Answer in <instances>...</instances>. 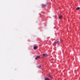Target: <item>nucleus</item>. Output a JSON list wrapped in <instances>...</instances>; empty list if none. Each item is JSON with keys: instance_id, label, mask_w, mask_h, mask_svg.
I'll list each match as a JSON object with an SVG mask.
<instances>
[{"instance_id": "obj_9", "label": "nucleus", "mask_w": 80, "mask_h": 80, "mask_svg": "<svg viewBox=\"0 0 80 80\" xmlns=\"http://www.w3.org/2000/svg\"><path fill=\"white\" fill-rule=\"evenodd\" d=\"M48 57V55L46 54L45 55V57Z\"/></svg>"}, {"instance_id": "obj_3", "label": "nucleus", "mask_w": 80, "mask_h": 80, "mask_svg": "<svg viewBox=\"0 0 80 80\" xmlns=\"http://www.w3.org/2000/svg\"><path fill=\"white\" fill-rule=\"evenodd\" d=\"M59 19H61L62 18V15H60V16H59Z\"/></svg>"}, {"instance_id": "obj_6", "label": "nucleus", "mask_w": 80, "mask_h": 80, "mask_svg": "<svg viewBox=\"0 0 80 80\" xmlns=\"http://www.w3.org/2000/svg\"><path fill=\"white\" fill-rule=\"evenodd\" d=\"M57 44H58H58H59V43H60V42H59V41H58L57 42Z\"/></svg>"}, {"instance_id": "obj_13", "label": "nucleus", "mask_w": 80, "mask_h": 80, "mask_svg": "<svg viewBox=\"0 0 80 80\" xmlns=\"http://www.w3.org/2000/svg\"><path fill=\"white\" fill-rule=\"evenodd\" d=\"M49 77H50V74H49Z\"/></svg>"}, {"instance_id": "obj_8", "label": "nucleus", "mask_w": 80, "mask_h": 80, "mask_svg": "<svg viewBox=\"0 0 80 80\" xmlns=\"http://www.w3.org/2000/svg\"><path fill=\"white\" fill-rule=\"evenodd\" d=\"M45 80H49V79H48V78H45Z\"/></svg>"}, {"instance_id": "obj_12", "label": "nucleus", "mask_w": 80, "mask_h": 80, "mask_svg": "<svg viewBox=\"0 0 80 80\" xmlns=\"http://www.w3.org/2000/svg\"><path fill=\"white\" fill-rule=\"evenodd\" d=\"M55 43H56V42H54V44H55Z\"/></svg>"}, {"instance_id": "obj_5", "label": "nucleus", "mask_w": 80, "mask_h": 80, "mask_svg": "<svg viewBox=\"0 0 80 80\" xmlns=\"http://www.w3.org/2000/svg\"><path fill=\"white\" fill-rule=\"evenodd\" d=\"M76 9L77 10H79L80 9V7H78Z\"/></svg>"}, {"instance_id": "obj_10", "label": "nucleus", "mask_w": 80, "mask_h": 80, "mask_svg": "<svg viewBox=\"0 0 80 80\" xmlns=\"http://www.w3.org/2000/svg\"><path fill=\"white\" fill-rule=\"evenodd\" d=\"M50 78H51V79H53V78H52V76H50Z\"/></svg>"}, {"instance_id": "obj_14", "label": "nucleus", "mask_w": 80, "mask_h": 80, "mask_svg": "<svg viewBox=\"0 0 80 80\" xmlns=\"http://www.w3.org/2000/svg\"><path fill=\"white\" fill-rule=\"evenodd\" d=\"M40 67H41V66H40L39 67V68H40Z\"/></svg>"}, {"instance_id": "obj_2", "label": "nucleus", "mask_w": 80, "mask_h": 80, "mask_svg": "<svg viewBox=\"0 0 80 80\" xmlns=\"http://www.w3.org/2000/svg\"><path fill=\"white\" fill-rule=\"evenodd\" d=\"M38 48V47L37 46H34L33 48L34 49V50H36V49H37Z\"/></svg>"}, {"instance_id": "obj_11", "label": "nucleus", "mask_w": 80, "mask_h": 80, "mask_svg": "<svg viewBox=\"0 0 80 80\" xmlns=\"http://www.w3.org/2000/svg\"><path fill=\"white\" fill-rule=\"evenodd\" d=\"M42 59L43 60H44V57H42Z\"/></svg>"}, {"instance_id": "obj_4", "label": "nucleus", "mask_w": 80, "mask_h": 80, "mask_svg": "<svg viewBox=\"0 0 80 80\" xmlns=\"http://www.w3.org/2000/svg\"><path fill=\"white\" fill-rule=\"evenodd\" d=\"M42 7H45V6H46V5L45 4H42Z\"/></svg>"}, {"instance_id": "obj_1", "label": "nucleus", "mask_w": 80, "mask_h": 80, "mask_svg": "<svg viewBox=\"0 0 80 80\" xmlns=\"http://www.w3.org/2000/svg\"><path fill=\"white\" fill-rule=\"evenodd\" d=\"M40 57V56H37L35 58V60H37V59H38V58H39Z\"/></svg>"}, {"instance_id": "obj_7", "label": "nucleus", "mask_w": 80, "mask_h": 80, "mask_svg": "<svg viewBox=\"0 0 80 80\" xmlns=\"http://www.w3.org/2000/svg\"><path fill=\"white\" fill-rule=\"evenodd\" d=\"M45 55H46V54H42L43 56V57H45Z\"/></svg>"}]
</instances>
